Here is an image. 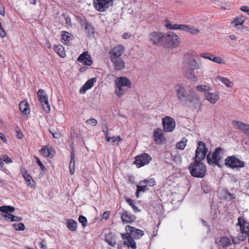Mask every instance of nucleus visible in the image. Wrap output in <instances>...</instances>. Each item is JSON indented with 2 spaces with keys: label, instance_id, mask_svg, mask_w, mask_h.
I'll use <instances>...</instances> for the list:
<instances>
[{
  "label": "nucleus",
  "instance_id": "4d7b16f0",
  "mask_svg": "<svg viewBox=\"0 0 249 249\" xmlns=\"http://www.w3.org/2000/svg\"><path fill=\"white\" fill-rule=\"evenodd\" d=\"M183 26L184 24H174L173 25V27H172V30H183Z\"/></svg>",
  "mask_w": 249,
  "mask_h": 249
},
{
  "label": "nucleus",
  "instance_id": "1a4fd4ad",
  "mask_svg": "<svg viewBox=\"0 0 249 249\" xmlns=\"http://www.w3.org/2000/svg\"><path fill=\"white\" fill-rule=\"evenodd\" d=\"M113 4L112 0H93L94 8L99 12H104Z\"/></svg>",
  "mask_w": 249,
  "mask_h": 249
},
{
  "label": "nucleus",
  "instance_id": "a211bd4d",
  "mask_svg": "<svg viewBox=\"0 0 249 249\" xmlns=\"http://www.w3.org/2000/svg\"><path fill=\"white\" fill-rule=\"evenodd\" d=\"M205 99L211 104H214L219 98V94L217 91L211 92L206 91L204 94Z\"/></svg>",
  "mask_w": 249,
  "mask_h": 249
},
{
  "label": "nucleus",
  "instance_id": "c756f323",
  "mask_svg": "<svg viewBox=\"0 0 249 249\" xmlns=\"http://www.w3.org/2000/svg\"><path fill=\"white\" fill-rule=\"evenodd\" d=\"M81 25L89 35L94 33L93 28L91 24L88 22L86 20L81 22Z\"/></svg>",
  "mask_w": 249,
  "mask_h": 249
},
{
  "label": "nucleus",
  "instance_id": "7ed1b4c3",
  "mask_svg": "<svg viewBox=\"0 0 249 249\" xmlns=\"http://www.w3.org/2000/svg\"><path fill=\"white\" fill-rule=\"evenodd\" d=\"M200 68V66L195 59H188L186 60L184 64L183 72L184 75L188 78H191L192 77L196 78L194 75V70Z\"/></svg>",
  "mask_w": 249,
  "mask_h": 249
},
{
  "label": "nucleus",
  "instance_id": "864d4df0",
  "mask_svg": "<svg viewBox=\"0 0 249 249\" xmlns=\"http://www.w3.org/2000/svg\"><path fill=\"white\" fill-rule=\"evenodd\" d=\"M35 159L36 160L37 164L39 166L41 170L42 171L46 170V168L45 167L44 165L42 163L39 159L36 157H35Z\"/></svg>",
  "mask_w": 249,
  "mask_h": 249
},
{
  "label": "nucleus",
  "instance_id": "09e8293b",
  "mask_svg": "<svg viewBox=\"0 0 249 249\" xmlns=\"http://www.w3.org/2000/svg\"><path fill=\"white\" fill-rule=\"evenodd\" d=\"M1 215L6 220H9L11 222H13L15 220V216L10 213L3 214Z\"/></svg>",
  "mask_w": 249,
  "mask_h": 249
},
{
  "label": "nucleus",
  "instance_id": "412c9836",
  "mask_svg": "<svg viewBox=\"0 0 249 249\" xmlns=\"http://www.w3.org/2000/svg\"><path fill=\"white\" fill-rule=\"evenodd\" d=\"M154 141L157 144H161L165 140L162 131L160 128L156 129L153 133Z\"/></svg>",
  "mask_w": 249,
  "mask_h": 249
},
{
  "label": "nucleus",
  "instance_id": "49530a36",
  "mask_svg": "<svg viewBox=\"0 0 249 249\" xmlns=\"http://www.w3.org/2000/svg\"><path fill=\"white\" fill-rule=\"evenodd\" d=\"M78 221L81 223L83 228H85L87 224V218L83 215H80L79 216Z\"/></svg>",
  "mask_w": 249,
  "mask_h": 249
},
{
  "label": "nucleus",
  "instance_id": "6ab92c4d",
  "mask_svg": "<svg viewBox=\"0 0 249 249\" xmlns=\"http://www.w3.org/2000/svg\"><path fill=\"white\" fill-rule=\"evenodd\" d=\"M120 214L121 219L124 223H130L136 220L135 216L127 211H124L120 213Z\"/></svg>",
  "mask_w": 249,
  "mask_h": 249
},
{
  "label": "nucleus",
  "instance_id": "a878e982",
  "mask_svg": "<svg viewBox=\"0 0 249 249\" xmlns=\"http://www.w3.org/2000/svg\"><path fill=\"white\" fill-rule=\"evenodd\" d=\"M113 63L115 69L116 70H121L124 68V61L119 58H116L114 60L110 59Z\"/></svg>",
  "mask_w": 249,
  "mask_h": 249
},
{
  "label": "nucleus",
  "instance_id": "0eeeda50",
  "mask_svg": "<svg viewBox=\"0 0 249 249\" xmlns=\"http://www.w3.org/2000/svg\"><path fill=\"white\" fill-rule=\"evenodd\" d=\"M226 166L231 168H240L245 166L244 161L241 160L234 156L228 157L225 160Z\"/></svg>",
  "mask_w": 249,
  "mask_h": 249
},
{
  "label": "nucleus",
  "instance_id": "774afa93",
  "mask_svg": "<svg viewBox=\"0 0 249 249\" xmlns=\"http://www.w3.org/2000/svg\"><path fill=\"white\" fill-rule=\"evenodd\" d=\"M122 36L124 39H127L131 36V34L130 33H125Z\"/></svg>",
  "mask_w": 249,
  "mask_h": 249
},
{
  "label": "nucleus",
  "instance_id": "c85d7f7f",
  "mask_svg": "<svg viewBox=\"0 0 249 249\" xmlns=\"http://www.w3.org/2000/svg\"><path fill=\"white\" fill-rule=\"evenodd\" d=\"M52 148H48L46 146H43L40 150V152L47 158H52L53 155L52 154Z\"/></svg>",
  "mask_w": 249,
  "mask_h": 249
},
{
  "label": "nucleus",
  "instance_id": "f8f14e48",
  "mask_svg": "<svg viewBox=\"0 0 249 249\" xmlns=\"http://www.w3.org/2000/svg\"><path fill=\"white\" fill-rule=\"evenodd\" d=\"M197 145L198 146L196 151L195 160L201 161L206 157L208 149L206 147V144L202 141L198 142Z\"/></svg>",
  "mask_w": 249,
  "mask_h": 249
},
{
  "label": "nucleus",
  "instance_id": "cd10ccee",
  "mask_svg": "<svg viewBox=\"0 0 249 249\" xmlns=\"http://www.w3.org/2000/svg\"><path fill=\"white\" fill-rule=\"evenodd\" d=\"M53 49L61 57L64 58L66 56L64 49L61 45H54Z\"/></svg>",
  "mask_w": 249,
  "mask_h": 249
},
{
  "label": "nucleus",
  "instance_id": "680f3d73",
  "mask_svg": "<svg viewBox=\"0 0 249 249\" xmlns=\"http://www.w3.org/2000/svg\"><path fill=\"white\" fill-rule=\"evenodd\" d=\"M65 23L68 26H71V19L69 17H68V16L66 17Z\"/></svg>",
  "mask_w": 249,
  "mask_h": 249
},
{
  "label": "nucleus",
  "instance_id": "052dcab7",
  "mask_svg": "<svg viewBox=\"0 0 249 249\" xmlns=\"http://www.w3.org/2000/svg\"><path fill=\"white\" fill-rule=\"evenodd\" d=\"M225 197L228 200H231L234 198L233 195H232L229 193L226 194Z\"/></svg>",
  "mask_w": 249,
  "mask_h": 249
},
{
  "label": "nucleus",
  "instance_id": "e2e57ef3",
  "mask_svg": "<svg viewBox=\"0 0 249 249\" xmlns=\"http://www.w3.org/2000/svg\"><path fill=\"white\" fill-rule=\"evenodd\" d=\"M109 216V211H105L104 212L102 217L103 219H107Z\"/></svg>",
  "mask_w": 249,
  "mask_h": 249
},
{
  "label": "nucleus",
  "instance_id": "9b49d317",
  "mask_svg": "<svg viewBox=\"0 0 249 249\" xmlns=\"http://www.w3.org/2000/svg\"><path fill=\"white\" fill-rule=\"evenodd\" d=\"M165 34L162 32H152L149 34V38L153 43L158 46H164Z\"/></svg>",
  "mask_w": 249,
  "mask_h": 249
},
{
  "label": "nucleus",
  "instance_id": "b1692460",
  "mask_svg": "<svg viewBox=\"0 0 249 249\" xmlns=\"http://www.w3.org/2000/svg\"><path fill=\"white\" fill-rule=\"evenodd\" d=\"M233 124L237 129L243 131L246 134L249 129V124H245L238 121H233Z\"/></svg>",
  "mask_w": 249,
  "mask_h": 249
},
{
  "label": "nucleus",
  "instance_id": "13d9d810",
  "mask_svg": "<svg viewBox=\"0 0 249 249\" xmlns=\"http://www.w3.org/2000/svg\"><path fill=\"white\" fill-rule=\"evenodd\" d=\"M240 10L242 12L247 13L249 15V7L247 6H243L240 8Z\"/></svg>",
  "mask_w": 249,
  "mask_h": 249
},
{
  "label": "nucleus",
  "instance_id": "0e129e2a",
  "mask_svg": "<svg viewBox=\"0 0 249 249\" xmlns=\"http://www.w3.org/2000/svg\"><path fill=\"white\" fill-rule=\"evenodd\" d=\"M20 170L21 173L22 174V176H24L25 175L28 174L27 171L24 167H21L20 168Z\"/></svg>",
  "mask_w": 249,
  "mask_h": 249
},
{
  "label": "nucleus",
  "instance_id": "39448f33",
  "mask_svg": "<svg viewBox=\"0 0 249 249\" xmlns=\"http://www.w3.org/2000/svg\"><path fill=\"white\" fill-rule=\"evenodd\" d=\"M121 236L123 241L118 243V248L119 249H122L125 246L129 249H136L137 248L136 243L134 241V239L126 232V233H122Z\"/></svg>",
  "mask_w": 249,
  "mask_h": 249
},
{
  "label": "nucleus",
  "instance_id": "473e14b6",
  "mask_svg": "<svg viewBox=\"0 0 249 249\" xmlns=\"http://www.w3.org/2000/svg\"><path fill=\"white\" fill-rule=\"evenodd\" d=\"M66 225L69 230L72 231H75L77 229V222L73 219L68 220Z\"/></svg>",
  "mask_w": 249,
  "mask_h": 249
},
{
  "label": "nucleus",
  "instance_id": "7c9ffc66",
  "mask_svg": "<svg viewBox=\"0 0 249 249\" xmlns=\"http://www.w3.org/2000/svg\"><path fill=\"white\" fill-rule=\"evenodd\" d=\"M149 190V187H147V184H141L140 182L139 185L137 186V191L136 193V196L138 198L139 196V194L141 192H144Z\"/></svg>",
  "mask_w": 249,
  "mask_h": 249
},
{
  "label": "nucleus",
  "instance_id": "f257e3e1",
  "mask_svg": "<svg viewBox=\"0 0 249 249\" xmlns=\"http://www.w3.org/2000/svg\"><path fill=\"white\" fill-rule=\"evenodd\" d=\"M131 86L130 81L126 77H117L114 81V93L117 96L121 97Z\"/></svg>",
  "mask_w": 249,
  "mask_h": 249
},
{
  "label": "nucleus",
  "instance_id": "423d86ee",
  "mask_svg": "<svg viewBox=\"0 0 249 249\" xmlns=\"http://www.w3.org/2000/svg\"><path fill=\"white\" fill-rule=\"evenodd\" d=\"M164 45L168 47H175L179 45V39L173 32H169L165 34Z\"/></svg>",
  "mask_w": 249,
  "mask_h": 249
},
{
  "label": "nucleus",
  "instance_id": "69168bd1",
  "mask_svg": "<svg viewBox=\"0 0 249 249\" xmlns=\"http://www.w3.org/2000/svg\"><path fill=\"white\" fill-rule=\"evenodd\" d=\"M74 166L75 165H69L70 173L71 175L74 173Z\"/></svg>",
  "mask_w": 249,
  "mask_h": 249
},
{
  "label": "nucleus",
  "instance_id": "6e6d98bb",
  "mask_svg": "<svg viewBox=\"0 0 249 249\" xmlns=\"http://www.w3.org/2000/svg\"><path fill=\"white\" fill-rule=\"evenodd\" d=\"M174 24L171 23L170 21L169 20H165V27L167 29L172 30V27H173Z\"/></svg>",
  "mask_w": 249,
  "mask_h": 249
},
{
  "label": "nucleus",
  "instance_id": "4be33fe9",
  "mask_svg": "<svg viewBox=\"0 0 249 249\" xmlns=\"http://www.w3.org/2000/svg\"><path fill=\"white\" fill-rule=\"evenodd\" d=\"M177 96L179 101L186 97V91L185 88L181 85L176 86Z\"/></svg>",
  "mask_w": 249,
  "mask_h": 249
},
{
  "label": "nucleus",
  "instance_id": "338daca9",
  "mask_svg": "<svg viewBox=\"0 0 249 249\" xmlns=\"http://www.w3.org/2000/svg\"><path fill=\"white\" fill-rule=\"evenodd\" d=\"M50 132L53 135V137L55 139H59L60 137V135L59 133L57 132L53 133L52 131H50Z\"/></svg>",
  "mask_w": 249,
  "mask_h": 249
},
{
  "label": "nucleus",
  "instance_id": "4c0bfd02",
  "mask_svg": "<svg viewBox=\"0 0 249 249\" xmlns=\"http://www.w3.org/2000/svg\"><path fill=\"white\" fill-rule=\"evenodd\" d=\"M141 184H145L147 185V187H152L156 185V181L154 178L144 179L141 181Z\"/></svg>",
  "mask_w": 249,
  "mask_h": 249
},
{
  "label": "nucleus",
  "instance_id": "58836bf2",
  "mask_svg": "<svg viewBox=\"0 0 249 249\" xmlns=\"http://www.w3.org/2000/svg\"><path fill=\"white\" fill-rule=\"evenodd\" d=\"M187 142L186 138H182L180 141L176 143V147L178 149L183 150L186 145Z\"/></svg>",
  "mask_w": 249,
  "mask_h": 249
},
{
  "label": "nucleus",
  "instance_id": "9d476101",
  "mask_svg": "<svg viewBox=\"0 0 249 249\" xmlns=\"http://www.w3.org/2000/svg\"><path fill=\"white\" fill-rule=\"evenodd\" d=\"M134 164L137 167L140 168L148 164L151 160V156L147 153H143L137 156L135 158Z\"/></svg>",
  "mask_w": 249,
  "mask_h": 249
},
{
  "label": "nucleus",
  "instance_id": "4468645a",
  "mask_svg": "<svg viewBox=\"0 0 249 249\" xmlns=\"http://www.w3.org/2000/svg\"><path fill=\"white\" fill-rule=\"evenodd\" d=\"M163 131L164 132H172L176 126V123L173 118L166 116L162 118Z\"/></svg>",
  "mask_w": 249,
  "mask_h": 249
},
{
  "label": "nucleus",
  "instance_id": "bb28decb",
  "mask_svg": "<svg viewBox=\"0 0 249 249\" xmlns=\"http://www.w3.org/2000/svg\"><path fill=\"white\" fill-rule=\"evenodd\" d=\"M182 31L189 33L192 35H196L199 33V30L195 27L186 24H184Z\"/></svg>",
  "mask_w": 249,
  "mask_h": 249
},
{
  "label": "nucleus",
  "instance_id": "5701e85b",
  "mask_svg": "<svg viewBox=\"0 0 249 249\" xmlns=\"http://www.w3.org/2000/svg\"><path fill=\"white\" fill-rule=\"evenodd\" d=\"M96 81V78H92L88 80L80 89V92L84 93L85 92L91 88L94 85V83Z\"/></svg>",
  "mask_w": 249,
  "mask_h": 249
},
{
  "label": "nucleus",
  "instance_id": "72a5a7b5",
  "mask_svg": "<svg viewBox=\"0 0 249 249\" xmlns=\"http://www.w3.org/2000/svg\"><path fill=\"white\" fill-rule=\"evenodd\" d=\"M246 20V18L243 16H238L236 17L232 21V24L234 26L242 25Z\"/></svg>",
  "mask_w": 249,
  "mask_h": 249
},
{
  "label": "nucleus",
  "instance_id": "c03bdc74",
  "mask_svg": "<svg viewBox=\"0 0 249 249\" xmlns=\"http://www.w3.org/2000/svg\"><path fill=\"white\" fill-rule=\"evenodd\" d=\"M71 37V35L66 32H63L62 34V39L65 41L66 44H68L69 43Z\"/></svg>",
  "mask_w": 249,
  "mask_h": 249
},
{
  "label": "nucleus",
  "instance_id": "aec40b11",
  "mask_svg": "<svg viewBox=\"0 0 249 249\" xmlns=\"http://www.w3.org/2000/svg\"><path fill=\"white\" fill-rule=\"evenodd\" d=\"M77 61L86 66H90L92 64L91 57L87 52H84L81 54L78 57Z\"/></svg>",
  "mask_w": 249,
  "mask_h": 249
},
{
  "label": "nucleus",
  "instance_id": "de8ad7c7",
  "mask_svg": "<svg viewBox=\"0 0 249 249\" xmlns=\"http://www.w3.org/2000/svg\"><path fill=\"white\" fill-rule=\"evenodd\" d=\"M14 228L18 231H23L25 229V226L22 223H19L18 224H13Z\"/></svg>",
  "mask_w": 249,
  "mask_h": 249
},
{
  "label": "nucleus",
  "instance_id": "20e7f679",
  "mask_svg": "<svg viewBox=\"0 0 249 249\" xmlns=\"http://www.w3.org/2000/svg\"><path fill=\"white\" fill-rule=\"evenodd\" d=\"M237 220V226L239 227V239L244 241L249 235V222L242 217H239Z\"/></svg>",
  "mask_w": 249,
  "mask_h": 249
},
{
  "label": "nucleus",
  "instance_id": "79ce46f5",
  "mask_svg": "<svg viewBox=\"0 0 249 249\" xmlns=\"http://www.w3.org/2000/svg\"><path fill=\"white\" fill-rule=\"evenodd\" d=\"M126 201L131 207L135 212H140L141 211V210L134 205L133 200L131 198H127Z\"/></svg>",
  "mask_w": 249,
  "mask_h": 249
},
{
  "label": "nucleus",
  "instance_id": "603ef678",
  "mask_svg": "<svg viewBox=\"0 0 249 249\" xmlns=\"http://www.w3.org/2000/svg\"><path fill=\"white\" fill-rule=\"evenodd\" d=\"M103 132H104V135H105V137L106 138V140L108 142H110V139H109L110 136H109V133L108 129L107 128H106V129H103Z\"/></svg>",
  "mask_w": 249,
  "mask_h": 249
},
{
  "label": "nucleus",
  "instance_id": "ddd939ff",
  "mask_svg": "<svg viewBox=\"0 0 249 249\" xmlns=\"http://www.w3.org/2000/svg\"><path fill=\"white\" fill-rule=\"evenodd\" d=\"M37 94L44 110L47 113L50 112V106L49 104L48 96L44 90L42 89H39Z\"/></svg>",
  "mask_w": 249,
  "mask_h": 249
},
{
  "label": "nucleus",
  "instance_id": "ea45409f",
  "mask_svg": "<svg viewBox=\"0 0 249 249\" xmlns=\"http://www.w3.org/2000/svg\"><path fill=\"white\" fill-rule=\"evenodd\" d=\"M196 89L200 92H205L209 91L211 89V87L206 85H198L196 86Z\"/></svg>",
  "mask_w": 249,
  "mask_h": 249
},
{
  "label": "nucleus",
  "instance_id": "5fc2aeb1",
  "mask_svg": "<svg viewBox=\"0 0 249 249\" xmlns=\"http://www.w3.org/2000/svg\"><path fill=\"white\" fill-rule=\"evenodd\" d=\"M212 55H213V54H212L209 53H201L200 55V56L201 57L209 59L210 60H211V59H212Z\"/></svg>",
  "mask_w": 249,
  "mask_h": 249
},
{
  "label": "nucleus",
  "instance_id": "e433bc0d",
  "mask_svg": "<svg viewBox=\"0 0 249 249\" xmlns=\"http://www.w3.org/2000/svg\"><path fill=\"white\" fill-rule=\"evenodd\" d=\"M15 211V208L10 206L3 205L0 207V211L5 214L9 213V212H13Z\"/></svg>",
  "mask_w": 249,
  "mask_h": 249
},
{
  "label": "nucleus",
  "instance_id": "3c124183",
  "mask_svg": "<svg viewBox=\"0 0 249 249\" xmlns=\"http://www.w3.org/2000/svg\"><path fill=\"white\" fill-rule=\"evenodd\" d=\"M26 182H27V185H29L31 184V181L33 180L31 176L28 173L25 176H23Z\"/></svg>",
  "mask_w": 249,
  "mask_h": 249
},
{
  "label": "nucleus",
  "instance_id": "f3484780",
  "mask_svg": "<svg viewBox=\"0 0 249 249\" xmlns=\"http://www.w3.org/2000/svg\"><path fill=\"white\" fill-rule=\"evenodd\" d=\"M124 52V48L122 45L113 47L109 52L110 59L119 58Z\"/></svg>",
  "mask_w": 249,
  "mask_h": 249
},
{
  "label": "nucleus",
  "instance_id": "2f4dec72",
  "mask_svg": "<svg viewBox=\"0 0 249 249\" xmlns=\"http://www.w3.org/2000/svg\"><path fill=\"white\" fill-rule=\"evenodd\" d=\"M105 240L109 246L112 247H114L116 245V241L114 239L113 234L111 232H110L106 235Z\"/></svg>",
  "mask_w": 249,
  "mask_h": 249
},
{
  "label": "nucleus",
  "instance_id": "f704fd0d",
  "mask_svg": "<svg viewBox=\"0 0 249 249\" xmlns=\"http://www.w3.org/2000/svg\"><path fill=\"white\" fill-rule=\"evenodd\" d=\"M19 108L23 113L26 114L29 109V106L26 101H22L19 104Z\"/></svg>",
  "mask_w": 249,
  "mask_h": 249
},
{
  "label": "nucleus",
  "instance_id": "c9c22d12",
  "mask_svg": "<svg viewBox=\"0 0 249 249\" xmlns=\"http://www.w3.org/2000/svg\"><path fill=\"white\" fill-rule=\"evenodd\" d=\"M217 78L228 88H231L232 87V83L227 78L219 76L217 77Z\"/></svg>",
  "mask_w": 249,
  "mask_h": 249
},
{
  "label": "nucleus",
  "instance_id": "bf43d9fd",
  "mask_svg": "<svg viewBox=\"0 0 249 249\" xmlns=\"http://www.w3.org/2000/svg\"><path fill=\"white\" fill-rule=\"evenodd\" d=\"M3 160L6 163H10L12 162V160L9 157L7 156H4L3 157Z\"/></svg>",
  "mask_w": 249,
  "mask_h": 249
},
{
  "label": "nucleus",
  "instance_id": "f03ea898",
  "mask_svg": "<svg viewBox=\"0 0 249 249\" xmlns=\"http://www.w3.org/2000/svg\"><path fill=\"white\" fill-rule=\"evenodd\" d=\"M198 160H195L194 163H191L189 166V169L191 175L194 177L202 178L206 173V167Z\"/></svg>",
  "mask_w": 249,
  "mask_h": 249
},
{
  "label": "nucleus",
  "instance_id": "2eb2a0df",
  "mask_svg": "<svg viewBox=\"0 0 249 249\" xmlns=\"http://www.w3.org/2000/svg\"><path fill=\"white\" fill-rule=\"evenodd\" d=\"M126 232L134 239H140L144 235V231L134 227L127 225L125 227Z\"/></svg>",
  "mask_w": 249,
  "mask_h": 249
},
{
  "label": "nucleus",
  "instance_id": "a18cd8bd",
  "mask_svg": "<svg viewBox=\"0 0 249 249\" xmlns=\"http://www.w3.org/2000/svg\"><path fill=\"white\" fill-rule=\"evenodd\" d=\"M211 61H213L218 64H224L223 59L219 56H214L213 55H212Z\"/></svg>",
  "mask_w": 249,
  "mask_h": 249
},
{
  "label": "nucleus",
  "instance_id": "8fccbe9b",
  "mask_svg": "<svg viewBox=\"0 0 249 249\" xmlns=\"http://www.w3.org/2000/svg\"><path fill=\"white\" fill-rule=\"evenodd\" d=\"M86 123L90 126H96L97 124V121L94 118H90L86 120Z\"/></svg>",
  "mask_w": 249,
  "mask_h": 249
},
{
  "label": "nucleus",
  "instance_id": "37998d69",
  "mask_svg": "<svg viewBox=\"0 0 249 249\" xmlns=\"http://www.w3.org/2000/svg\"><path fill=\"white\" fill-rule=\"evenodd\" d=\"M171 159L175 162L178 163H180L181 162V157L180 155L178 154H173V153L171 154Z\"/></svg>",
  "mask_w": 249,
  "mask_h": 249
},
{
  "label": "nucleus",
  "instance_id": "393cba45",
  "mask_svg": "<svg viewBox=\"0 0 249 249\" xmlns=\"http://www.w3.org/2000/svg\"><path fill=\"white\" fill-rule=\"evenodd\" d=\"M215 242L219 245L220 247L224 248L231 244V240L229 238L227 237H223L219 238H217Z\"/></svg>",
  "mask_w": 249,
  "mask_h": 249
},
{
  "label": "nucleus",
  "instance_id": "a19ab883",
  "mask_svg": "<svg viewBox=\"0 0 249 249\" xmlns=\"http://www.w3.org/2000/svg\"><path fill=\"white\" fill-rule=\"evenodd\" d=\"M110 142L112 145H117L122 140L121 138L119 136L110 137Z\"/></svg>",
  "mask_w": 249,
  "mask_h": 249
},
{
  "label": "nucleus",
  "instance_id": "dca6fc26",
  "mask_svg": "<svg viewBox=\"0 0 249 249\" xmlns=\"http://www.w3.org/2000/svg\"><path fill=\"white\" fill-rule=\"evenodd\" d=\"M190 94L187 97V101L192 105L194 108H197L200 106V97L194 90L190 91Z\"/></svg>",
  "mask_w": 249,
  "mask_h": 249
},
{
  "label": "nucleus",
  "instance_id": "6e6552de",
  "mask_svg": "<svg viewBox=\"0 0 249 249\" xmlns=\"http://www.w3.org/2000/svg\"><path fill=\"white\" fill-rule=\"evenodd\" d=\"M222 149L220 147H218L215 149L212 156L210 154L207 155L206 158L208 163L209 164L214 163L219 165V163L222 158Z\"/></svg>",
  "mask_w": 249,
  "mask_h": 249
}]
</instances>
